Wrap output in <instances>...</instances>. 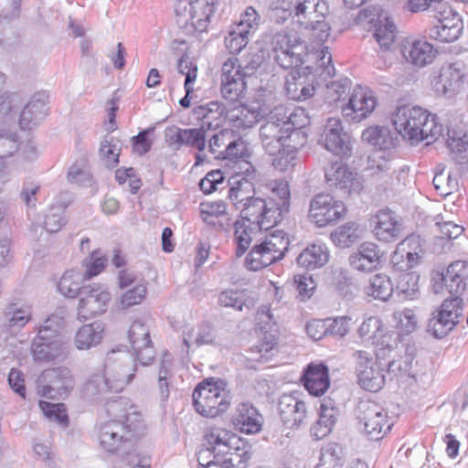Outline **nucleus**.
<instances>
[{"label":"nucleus","instance_id":"1","mask_svg":"<svg viewBox=\"0 0 468 468\" xmlns=\"http://www.w3.org/2000/svg\"><path fill=\"white\" fill-rule=\"evenodd\" d=\"M303 115V110L300 113H291L288 116L283 107H276L261 125L259 134L261 145L268 154L275 156L272 163L276 168L284 170L296 158L297 146L288 144V140H292V136H300L298 144L306 143L307 134L303 128L309 123V120L304 117L300 122L298 119Z\"/></svg>","mask_w":468,"mask_h":468},{"label":"nucleus","instance_id":"2","mask_svg":"<svg viewBox=\"0 0 468 468\" xmlns=\"http://www.w3.org/2000/svg\"><path fill=\"white\" fill-rule=\"evenodd\" d=\"M131 356L122 350H112L107 353L104 362L103 375H94L86 383L84 392L90 399L95 400L110 392H121L133 378L136 365L132 366Z\"/></svg>","mask_w":468,"mask_h":468},{"label":"nucleus","instance_id":"3","mask_svg":"<svg viewBox=\"0 0 468 468\" xmlns=\"http://www.w3.org/2000/svg\"><path fill=\"white\" fill-rule=\"evenodd\" d=\"M145 424L141 414L132 413L126 416V421L111 419L99 426L100 446L109 453L118 454L121 458L131 455L135 442L145 431Z\"/></svg>","mask_w":468,"mask_h":468},{"label":"nucleus","instance_id":"4","mask_svg":"<svg viewBox=\"0 0 468 468\" xmlns=\"http://www.w3.org/2000/svg\"><path fill=\"white\" fill-rule=\"evenodd\" d=\"M314 66H306L303 73L299 69L291 70L285 77L284 90L288 99L305 101L315 93L314 78L325 81L335 75V69L332 63V55L328 47H324L316 55Z\"/></svg>","mask_w":468,"mask_h":468},{"label":"nucleus","instance_id":"5","mask_svg":"<svg viewBox=\"0 0 468 468\" xmlns=\"http://www.w3.org/2000/svg\"><path fill=\"white\" fill-rule=\"evenodd\" d=\"M449 136L447 141L450 155L456 165L455 171H450L445 176L443 171L437 173L433 177V186L437 193L441 197H447L459 188L457 176H462L468 171V134Z\"/></svg>","mask_w":468,"mask_h":468},{"label":"nucleus","instance_id":"6","mask_svg":"<svg viewBox=\"0 0 468 468\" xmlns=\"http://www.w3.org/2000/svg\"><path fill=\"white\" fill-rule=\"evenodd\" d=\"M271 46L274 62L283 69H299L309 56L307 46L296 34L278 32L272 37Z\"/></svg>","mask_w":468,"mask_h":468},{"label":"nucleus","instance_id":"7","mask_svg":"<svg viewBox=\"0 0 468 468\" xmlns=\"http://www.w3.org/2000/svg\"><path fill=\"white\" fill-rule=\"evenodd\" d=\"M218 0H176V21L179 27L191 26L195 30L204 31L216 10Z\"/></svg>","mask_w":468,"mask_h":468},{"label":"nucleus","instance_id":"8","mask_svg":"<svg viewBox=\"0 0 468 468\" xmlns=\"http://www.w3.org/2000/svg\"><path fill=\"white\" fill-rule=\"evenodd\" d=\"M463 312V300L462 297H451L444 300L429 319L427 331L435 338H443L460 323Z\"/></svg>","mask_w":468,"mask_h":468},{"label":"nucleus","instance_id":"9","mask_svg":"<svg viewBox=\"0 0 468 468\" xmlns=\"http://www.w3.org/2000/svg\"><path fill=\"white\" fill-rule=\"evenodd\" d=\"M356 419L368 440L379 441L390 431L387 411L373 401H360L356 408Z\"/></svg>","mask_w":468,"mask_h":468},{"label":"nucleus","instance_id":"10","mask_svg":"<svg viewBox=\"0 0 468 468\" xmlns=\"http://www.w3.org/2000/svg\"><path fill=\"white\" fill-rule=\"evenodd\" d=\"M275 204L267 198L252 195L241 207V220L253 224V228L269 230L281 222V212H276Z\"/></svg>","mask_w":468,"mask_h":468},{"label":"nucleus","instance_id":"11","mask_svg":"<svg viewBox=\"0 0 468 468\" xmlns=\"http://www.w3.org/2000/svg\"><path fill=\"white\" fill-rule=\"evenodd\" d=\"M430 116V112L421 107L403 105L398 107L392 115V123L399 135L408 138L411 144H417L420 141L414 137L415 130L417 133L422 130Z\"/></svg>","mask_w":468,"mask_h":468},{"label":"nucleus","instance_id":"12","mask_svg":"<svg viewBox=\"0 0 468 468\" xmlns=\"http://www.w3.org/2000/svg\"><path fill=\"white\" fill-rule=\"evenodd\" d=\"M62 351L63 343L58 335V331L51 326V320L48 319L40 326L32 342L31 352L34 360L52 361L58 357Z\"/></svg>","mask_w":468,"mask_h":468},{"label":"nucleus","instance_id":"13","mask_svg":"<svg viewBox=\"0 0 468 468\" xmlns=\"http://www.w3.org/2000/svg\"><path fill=\"white\" fill-rule=\"evenodd\" d=\"M318 144L340 157H349L352 154L351 135L344 130L342 122L338 118L327 119L318 139Z\"/></svg>","mask_w":468,"mask_h":468},{"label":"nucleus","instance_id":"14","mask_svg":"<svg viewBox=\"0 0 468 468\" xmlns=\"http://www.w3.org/2000/svg\"><path fill=\"white\" fill-rule=\"evenodd\" d=\"M343 202L335 200L329 194H317L310 202L309 218L317 227L332 224L346 214Z\"/></svg>","mask_w":468,"mask_h":468},{"label":"nucleus","instance_id":"15","mask_svg":"<svg viewBox=\"0 0 468 468\" xmlns=\"http://www.w3.org/2000/svg\"><path fill=\"white\" fill-rule=\"evenodd\" d=\"M356 358V371L359 386L370 392H378L385 385L383 366L374 361L366 351L354 353Z\"/></svg>","mask_w":468,"mask_h":468},{"label":"nucleus","instance_id":"16","mask_svg":"<svg viewBox=\"0 0 468 468\" xmlns=\"http://www.w3.org/2000/svg\"><path fill=\"white\" fill-rule=\"evenodd\" d=\"M71 370L65 367L44 370L37 378V393L41 397L56 399L73 388Z\"/></svg>","mask_w":468,"mask_h":468},{"label":"nucleus","instance_id":"17","mask_svg":"<svg viewBox=\"0 0 468 468\" xmlns=\"http://www.w3.org/2000/svg\"><path fill=\"white\" fill-rule=\"evenodd\" d=\"M81 292L78 305V317L80 321H87L107 311L112 295L101 285L88 284Z\"/></svg>","mask_w":468,"mask_h":468},{"label":"nucleus","instance_id":"18","mask_svg":"<svg viewBox=\"0 0 468 468\" xmlns=\"http://www.w3.org/2000/svg\"><path fill=\"white\" fill-rule=\"evenodd\" d=\"M238 58H229L221 68V88L222 97L229 102H239L244 97L247 90V78L236 69Z\"/></svg>","mask_w":468,"mask_h":468},{"label":"nucleus","instance_id":"19","mask_svg":"<svg viewBox=\"0 0 468 468\" xmlns=\"http://www.w3.org/2000/svg\"><path fill=\"white\" fill-rule=\"evenodd\" d=\"M324 176L327 186L333 189H339L343 195L358 194L363 185L346 165L335 162L324 169Z\"/></svg>","mask_w":468,"mask_h":468},{"label":"nucleus","instance_id":"20","mask_svg":"<svg viewBox=\"0 0 468 468\" xmlns=\"http://www.w3.org/2000/svg\"><path fill=\"white\" fill-rule=\"evenodd\" d=\"M278 412L286 428L298 429L307 424L306 404L292 394H283L280 397Z\"/></svg>","mask_w":468,"mask_h":468},{"label":"nucleus","instance_id":"21","mask_svg":"<svg viewBox=\"0 0 468 468\" xmlns=\"http://www.w3.org/2000/svg\"><path fill=\"white\" fill-rule=\"evenodd\" d=\"M376 238L384 242H393L403 235L400 218L390 209H381L373 218Z\"/></svg>","mask_w":468,"mask_h":468},{"label":"nucleus","instance_id":"22","mask_svg":"<svg viewBox=\"0 0 468 468\" xmlns=\"http://www.w3.org/2000/svg\"><path fill=\"white\" fill-rule=\"evenodd\" d=\"M377 100L373 91L357 86L354 89L348 103L343 108V112L353 121L360 122L367 118L376 108Z\"/></svg>","mask_w":468,"mask_h":468},{"label":"nucleus","instance_id":"23","mask_svg":"<svg viewBox=\"0 0 468 468\" xmlns=\"http://www.w3.org/2000/svg\"><path fill=\"white\" fill-rule=\"evenodd\" d=\"M399 51L408 63L419 68L431 63L437 53L433 46L424 40H406L399 45Z\"/></svg>","mask_w":468,"mask_h":468},{"label":"nucleus","instance_id":"24","mask_svg":"<svg viewBox=\"0 0 468 468\" xmlns=\"http://www.w3.org/2000/svg\"><path fill=\"white\" fill-rule=\"evenodd\" d=\"M48 94L46 91L36 92L20 114L19 126L23 130H31L45 119L48 114Z\"/></svg>","mask_w":468,"mask_h":468},{"label":"nucleus","instance_id":"25","mask_svg":"<svg viewBox=\"0 0 468 468\" xmlns=\"http://www.w3.org/2000/svg\"><path fill=\"white\" fill-rule=\"evenodd\" d=\"M302 380L305 388L314 396H322L330 386L329 370L324 364L311 363L303 371Z\"/></svg>","mask_w":468,"mask_h":468},{"label":"nucleus","instance_id":"26","mask_svg":"<svg viewBox=\"0 0 468 468\" xmlns=\"http://www.w3.org/2000/svg\"><path fill=\"white\" fill-rule=\"evenodd\" d=\"M463 74L455 64H444L432 81L433 90L437 94L451 97L460 86Z\"/></svg>","mask_w":468,"mask_h":468},{"label":"nucleus","instance_id":"27","mask_svg":"<svg viewBox=\"0 0 468 468\" xmlns=\"http://www.w3.org/2000/svg\"><path fill=\"white\" fill-rule=\"evenodd\" d=\"M381 252L373 242H363L357 250L350 255V265L359 271H372L380 264Z\"/></svg>","mask_w":468,"mask_h":468},{"label":"nucleus","instance_id":"28","mask_svg":"<svg viewBox=\"0 0 468 468\" xmlns=\"http://www.w3.org/2000/svg\"><path fill=\"white\" fill-rule=\"evenodd\" d=\"M468 279V261H456L451 263L441 280L444 282L452 297H461L466 289Z\"/></svg>","mask_w":468,"mask_h":468},{"label":"nucleus","instance_id":"29","mask_svg":"<svg viewBox=\"0 0 468 468\" xmlns=\"http://www.w3.org/2000/svg\"><path fill=\"white\" fill-rule=\"evenodd\" d=\"M232 421L238 430L247 434L258 433L262 427V416L250 403L239 404Z\"/></svg>","mask_w":468,"mask_h":468},{"label":"nucleus","instance_id":"30","mask_svg":"<svg viewBox=\"0 0 468 468\" xmlns=\"http://www.w3.org/2000/svg\"><path fill=\"white\" fill-rule=\"evenodd\" d=\"M399 135L397 131L392 132L387 127L371 126L363 131L361 138L363 142L367 143L376 149L388 151L398 146L399 143Z\"/></svg>","mask_w":468,"mask_h":468},{"label":"nucleus","instance_id":"31","mask_svg":"<svg viewBox=\"0 0 468 468\" xmlns=\"http://www.w3.org/2000/svg\"><path fill=\"white\" fill-rule=\"evenodd\" d=\"M21 0H13V6L0 13V45L12 43L18 37L16 22L20 16Z\"/></svg>","mask_w":468,"mask_h":468},{"label":"nucleus","instance_id":"32","mask_svg":"<svg viewBox=\"0 0 468 468\" xmlns=\"http://www.w3.org/2000/svg\"><path fill=\"white\" fill-rule=\"evenodd\" d=\"M328 260V249L322 242L308 246L296 258L297 264L306 270L321 268L327 263Z\"/></svg>","mask_w":468,"mask_h":468},{"label":"nucleus","instance_id":"33","mask_svg":"<svg viewBox=\"0 0 468 468\" xmlns=\"http://www.w3.org/2000/svg\"><path fill=\"white\" fill-rule=\"evenodd\" d=\"M232 449L223 461L225 468H247L249 461L252 457V446L239 437L233 435Z\"/></svg>","mask_w":468,"mask_h":468},{"label":"nucleus","instance_id":"34","mask_svg":"<svg viewBox=\"0 0 468 468\" xmlns=\"http://www.w3.org/2000/svg\"><path fill=\"white\" fill-rule=\"evenodd\" d=\"M394 285L390 277L385 273H377L368 280L365 293L375 300L387 302L394 292Z\"/></svg>","mask_w":468,"mask_h":468},{"label":"nucleus","instance_id":"35","mask_svg":"<svg viewBox=\"0 0 468 468\" xmlns=\"http://www.w3.org/2000/svg\"><path fill=\"white\" fill-rule=\"evenodd\" d=\"M104 326L101 322L82 325L75 335V346L80 350L90 349L102 339Z\"/></svg>","mask_w":468,"mask_h":468},{"label":"nucleus","instance_id":"36","mask_svg":"<svg viewBox=\"0 0 468 468\" xmlns=\"http://www.w3.org/2000/svg\"><path fill=\"white\" fill-rule=\"evenodd\" d=\"M227 387V382L221 378H207L199 382L195 388L192 394V401L194 408L197 407V402L200 404L207 399L218 395L224 391Z\"/></svg>","mask_w":468,"mask_h":468},{"label":"nucleus","instance_id":"37","mask_svg":"<svg viewBox=\"0 0 468 468\" xmlns=\"http://www.w3.org/2000/svg\"><path fill=\"white\" fill-rule=\"evenodd\" d=\"M346 461V453L342 446L330 442L321 448L316 468H343Z\"/></svg>","mask_w":468,"mask_h":468},{"label":"nucleus","instance_id":"38","mask_svg":"<svg viewBox=\"0 0 468 468\" xmlns=\"http://www.w3.org/2000/svg\"><path fill=\"white\" fill-rule=\"evenodd\" d=\"M295 16L301 20H324L329 12V6L324 0H303L295 5Z\"/></svg>","mask_w":468,"mask_h":468},{"label":"nucleus","instance_id":"39","mask_svg":"<svg viewBox=\"0 0 468 468\" xmlns=\"http://www.w3.org/2000/svg\"><path fill=\"white\" fill-rule=\"evenodd\" d=\"M233 226L235 229V241L237 244L235 254L236 257L239 258L244 255V253L250 248L252 240L251 235L264 230V229L253 228L252 223L241 219L235 221Z\"/></svg>","mask_w":468,"mask_h":468},{"label":"nucleus","instance_id":"40","mask_svg":"<svg viewBox=\"0 0 468 468\" xmlns=\"http://www.w3.org/2000/svg\"><path fill=\"white\" fill-rule=\"evenodd\" d=\"M319 418L312 427L311 431L317 440L327 436L333 430L339 416V409L320 406Z\"/></svg>","mask_w":468,"mask_h":468},{"label":"nucleus","instance_id":"41","mask_svg":"<svg viewBox=\"0 0 468 468\" xmlns=\"http://www.w3.org/2000/svg\"><path fill=\"white\" fill-rule=\"evenodd\" d=\"M229 396L225 389L218 395H213V397L207 399V400L201 404L197 402V407L194 409L204 417L215 418L225 412L229 409Z\"/></svg>","mask_w":468,"mask_h":468},{"label":"nucleus","instance_id":"42","mask_svg":"<svg viewBox=\"0 0 468 468\" xmlns=\"http://www.w3.org/2000/svg\"><path fill=\"white\" fill-rule=\"evenodd\" d=\"M423 248L424 240L420 236L415 234L409 235L399 244L398 250L406 253V269H411L419 263Z\"/></svg>","mask_w":468,"mask_h":468},{"label":"nucleus","instance_id":"43","mask_svg":"<svg viewBox=\"0 0 468 468\" xmlns=\"http://www.w3.org/2000/svg\"><path fill=\"white\" fill-rule=\"evenodd\" d=\"M420 276L415 271L402 272L399 275L394 292L404 300H413L419 294Z\"/></svg>","mask_w":468,"mask_h":468},{"label":"nucleus","instance_id":"44","mask_svg":"<svg viewBox=\"0 0 468 468\" xmlns=\"http://www.w3.org/2000/svg\"><path fill=\"white\" fill-rule=\"evenodd\" d=\"M121 153V143L112 136H105L101 142L99 154L108 168L118 165Z\"/></svg>","mask_w":468,"mask_h":468},{"label":"nucleus","instance_id":"45","mask_svg":"<svg viewBox=\"0 0 468 468\" xmlns=\"http://www.w3.org/2000/svg\"><path fill=\"white\" fill-rule=\"evenodd\" d=\"M225 107L217 101H209L207 104L197 106L194 109V114L202 121L201 126L210 129L214 121L222 117Z\"/></svg>","mask_w":468,"mask_h":468},{"label":"nucleus","instance_id":"46","mask_svg":"<svg viewBox=\"0 0 468 468\" xmlns=\"http://www.w3.org/2000/svg\"><path fill=\"white\" fill-rule=\"evenodd\" d=\"M107 399L106 411L111 419L120 421H126V416L132 413L141 414L136 411L133 405L129 406L128 400L125 398L119 397L117 399H111L103 395L100 399ZM96 400H99L97 399Z\"/></svg>","mask_w":468,"mask_h":468},{"label":"nucleus","instance_id":"47","mask_svg":"<svg viewBox=\"0 0 468 468\" xmlns=\"http://www.w3.org/2000/svg\"><path fill=\"white\" fill-rule=\"evenodd\" d=\"M233 182H229L230 187L229 188V198L232 201V203L238 207V205H244L247 200H250L252 197L250 192L253 193L254 188L252 183H250L245 177H242L239 180L232 178Z\"/></svg>","mask_w":468,"mask_h":468},{"label":"nucleus","instance_id":"48","mask_svg":"<svg viewBox=\"0 0 468 468\" xmlns=\"http://www.w3.org/2000/svg\"><path fill=\"white\" fill-rule=\"evenodd\" d=\"M358 238V225L355 222L342 225L331 233V239L334 243L343 248L351 246Z\"/></svg>","mask_w":468,"mask_h":468},{"label":"nucleus","instance_id":"49","mask_svg":"<svg viewBox=\"0 0 468 468\" xmlns=\"http://www.w3.org/2000/svg\"><path fill=\"white\" fill-rule=\"evenodd\" d=\"M290 189L287 182L279 181L275 182V186L272 188V197H267L275 204L276 212H281V221L285 214L290 209Z\"/></svg>","mask_w":468,"mask_h":468},{"label":"nucleus","instance_id":"50","mask_svg":"<svg viewBox=\"0 0 468 468\" xmlns=\"http://www.w3.org/2000/svg\"><path fill=\"white\" fill-rule=\"evenodd\" d=\"M265 58L264 51L258 49L245 54L236 63V69H239V73L247 79L251 77L257 69L261 66Z\"/></svg>","mask_w":468,"mask_h":468},{"label":"nucleus","instance_id":"51","mask_svg":"<svg viewBox=\"0 0 468 468\" xmlns=\"http://www.w3.org/2000/svg\"><path fill=\"white\" fill-rule=\"evenodd\" d=\"M128 338L133 350H139L148 344H152L149 327L141 320H135L131 324Z\"/></svg>","mask_w":468,"mask_h":468},{"label":"nucleus","instance_id":"52","mask_svg":"<svg viewBox=\"0 0 468 468\" xmlns=\"http://www.w3.org/2000/svg\"><path fill=\"white\" fill-rule=\"evenodd\" d=\"M216 338L214 329L208 324H201L197 329H191L186 335H184L183 343L188 348L190 342L197 347L203 345H213Z\"/></svg>","mask_w":468,"mask_h":468},{"label":"nucleus","instance_id":"53","mask_svg":"<svg viewBox=\"0 0 468 468\" xmlns=\"http://www.w3.org/2000/svg\"><path fill=\"white\" fill-rule=\"evenodd\" d=\"M31 314L27 306L10 303L5 310V318L9 327L22 328L30 320Z\"/></svg>","mask_w":468,"mask_h":468},{"label":"nucleus","instance_id":"54","mask_svg":"<svg viewBox=\"0 0 468 468\" xmlns=\"http://www.w3.org/2000/svg\"><path fill=\"white\" fill-rule=\"evenodd\" d=\"M397 27L390 18H385V22L380 24L376 29L374 37L381 48L389 50L397 38Z\"/></svg>","mask_w":468,"mask_h":468},{"label":"nucleus","instance_id":"55","mask_svg":"<svg viewBox=\"0 0 468 468\" xmlns=\"http://www.w3.org/2000/svg\"><path fill=\"white\" fill-rule=\"evenodd\" d=\"M235 136L231 129H222L215 133L208 141V150L217 159L225 160V152L229 139Z\"/></svg>","mask_w":468,"mask_h":468},{"label":"nucleus","instance_id":"56","mask_svg":"<svg viewBox=\"0 0 468 468\" xmlns=\"http://www.w3.org/2000/svg\"><path fill=\"white\" fill-rule=\"evenodd\" d=\"M231 436L228 431L219 428H212L205 434V440L207 447L201 449L197 453V462L199 465H204L201 463L202 458L205 455H211V450L216 449L219 444L225 442Z\"/></svg>","mask_w":468,"mask_h":468},{"label":"nucleus","instance_id":"57","mask_svg":"<svg viewBox=\"0 0 468 468\" xmlns=\"http://www.w3.org/2000/svg\"><path fill=\"white\" fill-rule=\"evenodd\" d=\"M298 22L304 28L312 30V37L314 42L322 44L328 39L330 36V27L324 20H313L310 18L309 20L298 19Z\"/></svg>","mask_w":468,"mask_h":468},{"label":"nucleus","instance_id":"58","mask_svg":"<svg viewBox=\"0 0 468 468\" xmlns=\"http://www.w3.org/2000/svg\"><path fill=\"white\" fill-rule=\"evenodd\" d=\"M183 146H187L202 152L207 145V133L203 126L199 128H186Z\"/></svg>","mask_w":468,"mask_h":468},{"label":"nucleus","instance_id":"59","mask_svg":"<svg viewBox=\"0 0 468 468\" xmlns=\"http://www.w3.org/2000/svg\"><path fill=\"white\" fill-rule=\"evenodd\" d=\"M261 24V16L253 6H247L241 13L239 22L233 27L239 28L242 31H247V34L254 33Z\"/></svg>","mask_w":468,"mask_h":468},{"label":"nucleus","instance_id":"60","mask_svg":"<svg viewBox=\"0 0 468 468\" xmlns=\"http://www.w3.org/2000/svg\"><path fill=\"white\" fill-rule=\"evenodd\" d=\"M40 406L42 407V410L48 419L57 422L63 428L69 426V420L64 404L40 402Z\"/></svg>","mask_w":468,"mask_h":468},{"label":"nucleus","instance_id":"61","mask_svg":"<svg viewBox=\"0 0 468 468\" xmlns=\"http://www.w3.org/2000/svg\"><path fill=\"white\" fill-rule=\"evenodd\" d=\"M107 258L102 254L100 249L94 250L89 258L85 259L84 263L87 267L84 279H90L100 274L107 264Z\"/></svg>","mask_w":468,"mask_h":468},{"label":"nucleus","instance_id":"62","mask_svg":"<svg viewBox=\"0 0 468 468\" xmlns=\"http://www.w3.org/2000/svg\"><path fill=\"white\" fill-rule=\"evenodd\" d=\"M218 303L224 307L242 311L246 305V293L239 290H225L218 295Z\"/></svg>","mask_w":468,"mask_h":468},{"label":"nucleus","instance_id":"63","mask_svg":"<svg viewBox=\"0 0 468 468\" xmlns=\"http://www.w3.org/2000/svg\"><path fill=\"white\" fill-rule=\"evenodd\" d=\"M85 285H80L78 281L73 280V275L69 271H66L58 283V290L61 294L68 298H75L82 296V290Z\"/></svg>","mask_w":468,"mask_h":468},{"label":"nucleus","instance_id":"64","mask_svg":"<svg viewBox=\"0 0 468 468\" xmlns=\"http://www.w3.org/2000/svg\"><path fill=\"white\" fill-rule=\"evenodd\" d=\"M249 42V34L235 27L229 32L225 37V45L229 53L235 54L240 52Z\"/></svg>","mask_w":468,"mask_h":468}]
</instances>
